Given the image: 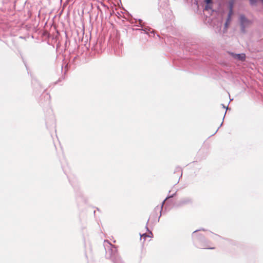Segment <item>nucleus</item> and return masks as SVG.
<instances>
[{
    "instance_id": "7",
    "label": "nucleus",
    "mask_w": 263,
    "mask_h": 263,
    "mask_svg": "<svg viewBox=\"0 0 263 263\" xmlns=\"http://www.w3.org/2000/svg\"><path fill=\"white\" fill-rule=\"evenodd\" d=\"M204 1L207 4H209L212 3V0H205Z\"/></svg>"
},
{
    "instance_id": "10",
    "label": "nucleus",
    "mask_w": 263,
    "mask_h": 263,
    "mask_svg": "<svg viewBox=\"0 0 263 263\" xmlns=\"http://www.w3.org/2000/svg\"><path fill=\"white\" fill-rule=\"evenodd\" d=\"M180 173H181L180 171H179V175H180Z\"/></svg>"
},
{
    "instance_id": "11",
    "label": "nucleus",
    "mask_w": 263,
    "mask_h": 263,
    "mask_svg": "<svg viewBox=\"0 0 263 263\" xmlns=\"http://www.w3.org/2000/svg\"><path fill=\"white\" fill-rule=\"evenodd\" d=\"M262 2H263V0H262Z\"/></svg>"
},
{
    "instance_id": "2",
    "label": "nucleus",
    "mask_w": 263,
    "mask_h": 263,
    "mask_svg": "<svg viewBox=\"0 0 263 263\" xmlns=\"http://www.w3.org/2000/svg\"><path fill=\"white\" fill-rule=\"evenodd\" d=\"M240 21L241 26L243 27V26L249 24V22L243 16H241L240 17Z\"/></svg>"
},
{
    "instance_id": "1",
    "label": "nucleus",
    "mask_w": 263,
    "mask_h": 263,
    "mask_svg": "<svg viewBox=\"0 0 263 263\" xmlns=\"http://www.w3.org/2000/svg\"><path fill=\"white\" fill-rule=\"evenodd\" d=\"M231 55L235 59H239L242 61H244L246 58V55L244 53L241 54H233L231 53Z\"/></svg>"
},
{
    "instance_id": "9",
    "label": "nucleus",
    "mask_w": 263,
    "mask_h": 263,
    "mask_svg": "<svg viewBox=\"0 0 263 263\" xmlns=\"http://www.w3.org/2000/svg\"><path fill=\"white\" fill-rule=\"evenodd\" d=\"M250 1H251V3L252 4H253V3H254L255 2V0H250Z\"/></svg>"
},
{
    "instance_id": "6",
    "label": "nucleus",
    "mask_w": 263,
    "mask_h": 263,
    "mask_svg": "<svg viewBox=\"0 0 263 263\" xmlns=\"http://www.w3.org/2000/svg\"><path fill=\"white\" fill-rule=\"evenodd\" d=\"M147 236H148L146 234H144L141 236V240H142V238L145 239Z\"/></svg>"
},
{
    "instance_id": "4",
    "label": "nucleus",
    "mask_w": 263,
    "mask_h": 263,
    "mask_svg": "<svg viewBox=\"0 0 263 263\" xmlns=\"http://www.w3.org/2000/svg\"><path fill=\"white\" fill-rule=\"evenodd\" d=\"M228 17V20L225 24V27H224V30H227L228 25H229V18H230V12L229 13Z\"/></svg>"
},
{
    "instance_id": "8",
    "label": "nucleus",
    "mask_w": 263,
    "mask_h": 263,
    "mask_svg": "<svg viewBox=\"0 0 263 263\" xmlns=\"http://www.w3.org/2000/svg\"><path fill=\"white\" fill-rule=\"evenodd\" d=\"M211 8L210 7V6L209 5H206L205 7V10H209V9H210Z\"/></svg>"
},
{
    "instance_id": "5",
    "label": "nucleus",
    "mask_w": 263,
    "mask_h": 263,
    "mask_svg": "<svg viewBox=\"0 0 263 263\" xmlns=\"http://www.w3.org/2000/svg\"><path fill=\"white\" fill-rule=\"evenodd\" d=\"M201 247H202V248H204V249H214V247H210L209 246H208V245H201Z\"/></svg>"
},
{
    "instance_id": "3",
    "label": "nucleus",
    "mask_w": 263,
    "mask_h": 263,
    "mask_svg": "<svg viewBox=\"0 0 263 263\" xmlns=\"http://www.w3.org/2000/svg\"><path fill=\"white\" fill-rule=\"evenodd\" d=\"M191 202V200L189 198H185L182 199L180 202V204L181 205L186 204L190 203Z\"/></svg>"
}]
</instances>
